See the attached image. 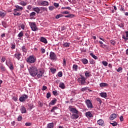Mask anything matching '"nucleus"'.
<instances>
[{
    "label": "nucleus",
    "mask_w": 128,
    "mask_h": 128,
    "mask_svg": "<svg viewBox=\"0 0 128 128\" xmlns=\"http://www.w3.org/2000/svg\"><path fill=\"white\" fill-rule=\"evenodd\" d=\"M90 56H91L93 58H94V60H98V58L97 56L94 54V53H90Z\"/></svg>",
    "instance_id": "nucleus-33"
},
{
    "label": "nucleus",
    "mask_w": 128,
    "mask_h": 128,
    "mask_svg": "<svg viewBox=\"0 0 128 128\" xmlns=\"http://www.w3.org/2000/svg\"><path fill=\"white\" fill-rule=\"evenodd\" d=\"M24 35L26 36V38H30V33L29 32H26V33H25Z\"/></svg>",
    "instance_id": "nucleus-35"
},
{
    "label": "nucleus",
    "mask_w": 128,
    "mask_h": 128,
    "mask_svg": "<svg viewBox=\"0 0 128 128\" xmlns=\"http://www.w3.org/2000/svg\"><path fill=\"white\" fill-rule=\"evenodd\" d=\"M38 104L40 108H42L44 106V104H42L40 101L38 102Z\"/></svg>",
    "instance_id": "nucleus-41"
},
{
    "label": "nucleus",
    "mask_w": 128,
    "mask_h": 128,
    "mask_svg": "<svg viewBox=\"0 0 128 128\" xmlns=\"http://www.w3.org/2000/svg\"><path fill=\"white\" fill-rule=\"evenodd\" d=\"M21 50L23 52H25V54H26L28 52V48H26V46H23L21 48Z\"/></svg>",
    "instance_id": "nucleus-13"
},
{
    "label": "nucleus",
    "mask_w": 128,
    "mask_h": 128,
    "mask_svg": "<svg viewBox=\"0 0 128 128\" xmlns=\"http://www.w3.org/2000/svg\"><path fill=\"white\" fill-rule=\"evenodd\" d=\"M56 102H58V100H56V98H54V100H52L50 103L49 104H50L51 106H54V104H56Z\"/></svg>",
    "instance_id": "nucleus-16"
},
{
    "label": "nucleus",
    "mask_w": 128,
    "mask_h": 128,
    "mask_svg": "<svg viewBox=\"0 0 128 128\" xmlns=\"http://www.w3.org/2000/svg\"><path fill=\"white\" fill-rule=\"evenodd\" d=\"M6 64L8 66L10 70H14V65L12 62H10V60H9L8 61L6 62Z\"/></svg>",
    "instance_id": "nucleus-7"
},
{
    "label": "nucleus",
    "mask_w": 128,
    "mask_h": 128,
    "mask_svg": "<svg viewBox=\"0 0 128 128\" xmlns=\"http://www.w3.org/2000/svg\"><path fill=\"white\" fill-rule=\"evenodd\" d=\"M70 43L66 42L64 44V48H68L70 46Z\"/></svg>",
    "instance_id": "nucleus-38"
},
{
    "label": "nucleus",
    "mask_w": 128,
    "mask_h": 128,
    "mask_svg": "<svg viewBox=\"0 0 128 128\" xmlns=\"http://www.w3.org/2000/svg\"><path fill=\"white\" fill-rule=\"evenodd\" d=\"M6 12L4 10H2L0 12V16L2 18L6 16Z\"/></svg>",
    "instance_id": "nucleus-21"
},
{
    "label": "nucleus",
    "mask_w": 128,
    "mask_h": 128,
    "mask_svg": "<svg viewBox=\"0 0 128 128\" xmlns=\"http://www.w3.org/2000/svg\"><path fill=\"white\" fill-rule=\"evenodd\" d=\"M18 10H14V16H20L22 15V13L18 12Z\"/></svg>",
    "instance_id": "nucleus-17"
},
{
    "label": "nucleus",
    "mask_w": 128,
    "mask_h": 128,
    "mask_svg": "<svg viewBox=\"0 0 128 128\" xmlns=\"http://www.w3.org/2000/svg\"><path fill=\"white\" fill-rule=\"evenodd\" d=\"M38 4H39V6H48L50 4L48 1H40L38 2Z\"/></svg>",
    "instance_id": "nucleus-8"
},
{
    "label": "nucleus",
    "mask_w": 128,
    "mask_h": 128,
    "mask_svg": "<svg viewBox=\"0 0 128 128\" xmlns=\"http://www.w3.org/2000/svg\"><path fill=\"white\" fill-rule=\"evenodd\" d=\"M24 36V32L21 31L18 35V40H21L22 38Z\"/></svg>",
    "instance_id": "nucleus-23"
},
{
    "label": "nucleus",
    "mask_w": 128,
    "mask_h": 128,
    "mask_svg": "<svg viewBox=\"0 0 128 128\" xmlns=\"http://www.w3.org/2000/svg\"><path fill=\"white\" fill-rule=\"evenodd\" d=\"M54 126L53 122L49 123L48 124H47L46 128H54Z\"/></svg>",
    "instance_id": "nucleus-25"
},
{
    "label": "nucleus",
    "mask_w": 128,
    "mask_h": 128,
    "mask_svg": "<svg viewBox=\"0 0 128 128\" xmlns=\"http://www.w3.org/2000/svg\"><path fill=\"white\" fill-rule=\"evenodd\" d=\"M52 94L54 96H58V92L56 90L52 91Z\"/></svg>",
    "instance_id": "nucleus-56"
},
{
    "label": "nucleus",
    "mask_w": 128,
    "mask_h": 128,
    "mask_svg": "<svg viewBox=\"0 0 128 128\" xmlns=\"http://www.w3.org/2000/svg\"><path fill=\"white\" fill-rule=\"evenodd\" d=\"M70 112H73L74 114H78V111L76 110V108H70Z\"/></svg>",
    "instance_id": "nucleus-12"
},
{
    "label": "nucleus",
    "mask_w": 128,
    "mask_h": 128,
    "mask_svg": "<svg viewBox=\"0 0 128 128\" xmlns=\"http://www.w3.org/2000/svg\"><path fill=\"white\" fill-rule=\"evenodd\" d=\"M100 88H104V86H108V84L102 82L100 84Z\"/></svg>",
    "instance_id": "nucleus-31"
},
{
    "label": "nucleus",
    "mask_w": 128,
    "mask_h": 128,
    "mask_svg": "<svg viewBox=\"0 0 128 128\" xmlns=\"http://www.w3.org/2000/svg\"><path fill=\"white\" fill-rule=\"evenodd\" d=\"M102 64L103 65H104V66H108V62H106V60H104L102 62Z\"/></svg>",
    "instance_id": "nucleus-39"
},
{
    "label": "nucleus",
    "mask_w": 128,
    "mask_h": 128,
    "mask_svg": "<svg viewBox=\"0 0 128 128\" xmlns=\"http://www.w3.org/2000/svg\"><path fill=\"white\" fill-rule=\"evenodd\" d=\"M50 60H58L56 55L54 52H50Z\"/></svg>",
    "instance_id": "nucleus-6"
},
{
    "label": "nucleus",
    "mask_w": 128,
    "mask_h": 128,
    "mask_svg": "<svg viewBox=\"0 0 128 128\" xmlns=\"http://www.w3.org/2000/svg\"><path fill=\"white\" fill-rule=\"evenodd\" d=\"M121 8H120V12H124V6H121Z\"/></svg>",
    "instance_id": "nucleus-52"
},
{
    "label": "nucleus",
    "mask_w": 128,
    "mask_h": 128,
    "mask_svg": "<svg viewBox=\"0 0 128 128\" xmlns=\"http://www.w3.org/2000/svg\"><path fill=\"white\" fill-rule=\"evenodd\" d=\"M16 9L15 10H24V8L22 6H19L18 5H16Z\"/></svg>",
    "instance_id": "nucleus-28"
},
{
    "label": "nucleus",
    "mask_w": 128,
    "mask_h": 128,
    "mask_svg": "<svg viewBox=\"0 0 128 128\" xmlns=\"http://www.w3.org/2000/svg\"><path fill=\"white\" fill-rule=\"evenodd\" d=\"M118 26H120V28H124V23H121L120 24H119Z\"/></svg>",
    "instance_id": "nucleus-61"
},
{
    "label": "nucleus",
    "mask_w": 128,
    "mask_h": 128,
    "mask_svg": "<svg viewBox=\"0 0 128 128\" xmlns=\"http://www.w3.org/2000/svg\"><path fill=\"white\" fill-rule=\"evenodd\" d=\"M0 68L2 72H6V67H4V66H1Z\"/></svg>",
    "instance_id": "nucleus-36"
},
{
    "label": "nucleus",
    "mask_w": 128,
    "mask_h": 128,
    "mask_svg": "<svg viewBox=\"0 0 128 128\" xmlns=\"http://www.w3.org/2000/svg\"><path fill=\"white\" fill-rule=\"evenodd\" d=\"M58 76L59 78H62V72H60L58 74Z\"/></svg>",
    "instance_id": "nucleus-45"
},
{
    "label": "nucleus",
    "mask_w": 128,
    "mask_h": 128,
    "mask_svg": "<svg viewBox=\"0 0 128 128\" xmlns=\"http://www.w3.org/2000/svg\"><path fill=\"white\" fill-rule=\"evenodd\" d=\"M51 96L50 92H48L46 94V98H48Z\"/></svg>",
    "instance_id": "nucleus-54"
},
{
    "label": "nucleus",
    "mask_w": 128,
    "mask_h": 128,
    "mask_svg": "<svg viewBox=\"0 0 128 128\" xmlns=\"http://www.w3.org/2000/svg\"><path fill=\"white\" fill-rule=\"evenodd\" d=\"M48 88V87L46 86H44L42 88V90H46Z\"/></svg>",
    "instance_id": "nucleus-57"
},
{
    "label": "nucleus",
    "mask_w": 128,
    "mask_h": 128,
    "mask_svg": "<svg viewBox=\"0 0 128 128\" xmlns=\"http://www.w3.org/2000/svg\"><path fill=\"white\" fill-rule=\"evenodd\" d=\"M98 124L99 126H104V121L102 119H100L98 120Z\"/></svg>",
    "instance_id": "nucleus-11"
},
{
    "label": "nucleus",
    "mask_w": 128,
    "mask_h": 128,
    "mask_svg": "<svg viewBox=\"0 0 128 128\" xmlns=\"http://www.w3.org/2000/svg\"><path fill=\"white\" fill-rule=\"evenodd\" d=\"M82 62L84 64H88V60L86 58L82 59Z\"/></svg>",
    "instance_id": "nucleus-26"
},
{
    "label": "nucleus",
    "mask_w": 128,
    "mask_h": 128,
    "mask_svg": "<svg viewBox=\"0 0 128 128\" xmlns=\"http://www.w3.org/2000/svg\"><path fill=\"white\" fill-rule=\"evenodd\" d=\"M12 100H14V102H16V100H18V97L14 96L12 98Z\"/></svg>",
    "instance_id": "nucleus-64"
},
{
    "label": "nucleus",
    "mask_w": 128,
    "mask_h": 128,
    "mask_svg": "<svg viewBox=\"0 0 128 128\" xmlns=\"http://www.w3.org/2000/svg\"><path fill=\"white\" fill-rule=\"evenodd\" d=\"M2 24L3 26L5 28H6V27L8 26L6 25V22H2Z\"/></svg>",
    "instance_id": "nucleus-51"
},
{
    "label": "nucleus",
    "mask_w": 128,
    "mask_h": 128,
    "mask_svg": "<svg viewBox=\"0 0 128 128\" xmlns=\"http://www.w3.org/2000/svg\"><path fill=\"white\" fill-rule=\"evenodd\" d=\"M62 10H72V8H70V7L69 6L62 7Z\"/></svg>",
    "instance_id": "nucleus-37"
},
{
    "label": "nucleus",
    "mask_w": 128,
    "mask_h": 128,
    "mask_svg": "<svg viewBox=\"0 0 128 128\" xmlns=\"http://www.w3.org/2000/svg\"><path fill=\"white\" fill-rule=\"evenodd\" d=\"M86 118H92V114L90 112H88L86 113Z\"/></svg>",
    "instance_id": "nucleus-24"
},
{
    "label": "nucleus",
    "mask_w": 128,
    "mask_h": 128,
    "mask_svg": "<svg viewBox=\"0 0 128 128\" xmlns=\"http://www.w3.org/2000/svg\"><path fill=\"white\" fill-rule=\"evenodd\" d=\"M80 78H78V82H79V84H80L82 85H84L86 84V78L84 77V76H80Z\"/></svg>",
    "instance_id": "nucleus-3"
},
{
    "label": "nucleus",
    "mask_w": 128,
    "mask_h": 128,
    "mask_svg": "<svg viewBox=\"0 0 128 128\" xmlns=\"http://www.w3.org/2000/svg\"><path fill=\"white\" fill-rule=\"evenodd\" d=\"M29 72L32 76H36L38 74V68L36 66H31L30 67Z\"/></svg>",
    "instance_id": "nucleus-1"
},
{
    "label": "nucleus",
    "mask_w": 128,
    "mask_h": 128,
    "mask_svg": "<svg viewBox=\"0 0 128 128\" xmlns=\"http://www.w3.org/2000/svg\"><path fill=\"white\" fill-rule=\"evenodd\" d=\"M69 18H74V14H69Z\"/></svg>",
    "instance_id": "nucleus-60"
},
{
    "label": "nucleus",
    "mask_w": 128,
    "mask_h": 128,
    "mask_svg": "<svg viewBox=\"0 0 128 128\" xmlns=\"http://www.w3.org/2000/svg\"><path fill=\"white\" fill-rule=\"evenodd\" d=\"M26 62L28 64H34L36 62V58L34 55H31L26 59Z\"/></svg>",
    "instance_id": "nucleus-2"
},
{
    "label": "nucleus",
    "mask_w": 128,
    "mask_h": 128,
    "mask_svg": "<svg viewBox=\"0 0 128 128\" xmlns=\"http://www.w3.org/2000/svg\"><path fill=\"white\" fill-rule=\"evenodd\" d=\"M85 76L86 78H90V72H88L87 71H86L85 72Z\"/></svg>",
    "instance_id": "nucleus-40"
},
{
    "label": "nucleus",
    "mask_w": 128,
    "mask_h": 128,
    "mask_svg": "<svg viewBox=\"0 0 128 128\" xmlns=\"http://www.w3.org/2000/svg\"><path fill=\"white\" fill-rule=\"evenodd\" d=\"M97 102H99V104H102V100H100V98H97L96 99Z\"/></svg>",
    "instance_id": "nucleus-58"
},
{
    "label": "nucleus",
    "mask_w": 128,
    "mask_h": 128,
    "mask_svg": "<svg viewBox=\"0 0 128 128\" xmlns=\"http://www.w3.org/2000/svg\"><path fill=\"white\" fill-rule=\"evenodd\" d=\"M20 110L22 114H26V109L24 106H21Z\"/></svg>",
    "instance_id": "nucleus-19"
},
{
    "label": "nucleus",
    "mask_w": 128,
    "mask_h": 128,
    "mask_svg": "<svg viewBox=\"0 0 128 128\" xmlns=\"http://www.w3.org/2000/svg\"><path fill=\"white\" fill-rule=\"evenodd\" d=\"M32 10H34V12H36L38 14L40 12V8L38 7H35L32 8Z\"/></svg>",
    "instance_id": "nucleus-20"
},
{
    "label": "nucleus",
    "mask_w": 128,
    "mask_h": 128,
    "mask_svg": "<svg viewBox=\"0 0 128 128\" xmlns=\"http://www.w3.org/2000/svg\"><path fill=\"white\" fill-rule=\"evenodd\" d=\"M90 62L91 64H96V62L92 59L90 60Z\"/></svg>",
    "instance_id": "nucleus-42"
},
{
    "label": "nucleus",
    "mask_w": 128,
    "mask_h": 128,
    "mask_svg": "<svg viewBox=\"0 0 128 128\" xmlns=\"http://www.w3.org/2000/svg\"><path fill=\"white\" fill-rule=\"evenodd\" d=\"M74 116L75 118L76 119L78 118V115L77 114H74Z\"/></svg>",
    "instance_id": "nucleus-62"
},
{
    "label": "nucleus",
    "mask_w": 128,
    "mask_h": 128,
    "mask_svg": "<svg viewBox=\"0 0 128 128\" xmlns=\"http://www.w3.org/2000/svg\"><path fill=\"white\" fill-rule=\"evenodd\" d=\"M54 6H56V8H58V6H60V4H58V3H54Z\"/></svg>",
    "instance_id": "nucleus-63"
},
{
    "label": "nucleus",
    "mask_w": 128,
    "mask_h": 128,
    "mask_svg": "<svg viewBox=\"0 0 128 128\" xmlns=\"http://www.w3.org/2000/svg\"><path fill=\"white\" fill-rule=\"evenodd\" d=\"M18 4L24 6H26V2L24 1H21L20 2L18 3Z\"/></svg>",
    "instance_id": "nucleus-34"
},
{
    "label": "nucleus",
    "mask_w": 128,
    "mask_h": 128,
    "mask_svg": "<svg viewBox=\"0 0 128 128\" xmlns=\"http://www.w3.org/2000/svg\"><path fill=\"white\" fill-rule=\"evenodd\" d=\"M14 57L18 60H20L22 58V54L20 52H17L14 55Z\"/></svg>",
    "instance_id": "nucleus-10"
},
{
    "label": "nucleus",
    "mask_w": 128,
    "mask_h": 128,
    "mask_svg": "<svg viewBox=\"0 0 128 128\" xmlns=\"http://www.w3.org/2000/svg\"><path fill=\"white\" fill-rule=\"evenodd\" d=\"M110 124H112V126H118V123L116 122H110Z\"/></svg>",
    "instance_id": "nucleus-43"
},
{
    "label": "nucleus",
    "mask_w": 128,
    "mask_h": 128,
    "mask_svg": "<svg viewBox=\"0 0 128 128\" xmlns=\"http://www.w3.org/2000/svg\"><path fill=\"white\" fill-rule=\"evenodd\" d=\"M50 70L51 72H52V74H54V72H56V69L51 68L50 69Z\"/></svg>",
    "instance_id": "nucleus-44"
},
{
    "label": "nucleus",
    "mask_w": 128,
    "mask_h": 128,
    "mask_svg": "<svg viewBox=\"0 0 128 128\" xmlns=\"http://www.w3.org/2000/svg\"><path fill=\"white\" fill-rule=\"evenodd\" d=\"M42 12H48V8L46 7H41L40 8V11Z\"/></svg>",
    "instance_id": "nucleus-30"
},
{
    "label": "nucleus",
    "mask_w": 128,
    "mask_h": 128,
    "mask_svg": "<svg viewBox=\"0 0 128 128\" xmlns=\"http://www.w3.org/2000/svg\"><path fill=\"white\" fill-rule=\"evenodd\" d=\"M59 88L62 90H64V88H66V85H64V82H60L59 84Z\"/></svg>",
    "instance_id": "nucleus-18"
},
{
    "label": "nucleus",
    "mask_w": 128,
    "mask_h": 128,
    "mask_svg": "<svg viewBox=\"0 0 128 128\" xmlns=\"http://www.w3.org/2000/svg\"><path fill=\"white\" fill-rule=\"evenodd\" d=\"M36 16L35 12H32L30 14V16Z\"/></svg>",
    "instance_id": "nucleus-55"
},
{
    "label": "nucleus",
    "mask_w": 128,
    "mask_h": 128,
    "mask_svg": "<svg viewBox=\"0 0 128 128\" xmlns=\"http://www.w3.org/2000/svg\"><path fill=\"white\" fill-rule=\"evenodd\" d=\"M122 38H124V40H126V41L128 40V37H126V36H123Z\"/></svg>",
    "instance_id": "nucleus-59"
},
{
    "label": "nucleus",
    "mask_w": 128,
    "mask_h": 128,
    "mask_svg": "<svg viewBox=\"0 0 128 128\" xmlns=\"http://www.w3.org/2000/svg\"><path fill=\"white\" fill-rule=\"evenodd\" d=\"M66 66V61L65 58L63 59V66Z\"/></svg>",
    "instance_id": "nucleus-48"
},
{
    "label": "nucleus",
    "mask_w": 128,
    "mask_h": 128,
    "mask_svg": "<svg viewBox=\"0 0 128 128\" xmlns=\"http://www.w3.org/2000/svg\"><path fill=\"white\" fill-rule=\"evenodd\" d=\"M85 104H86L87 108H90V110H92V108H94V106L92 105V102H90V100H85Z\"/></svg>",
    "instance_id": "nucleus-5"
},
{
    "label": "nucleus",
    "mask_w": 128,
    "mask_h": 128,
    "mask_svg": "<svg viewBox=\"0 0 128 128\" xmlns=\"http://www.w3.org/2000/svg\"><path fill=\"white\" fill-rule=\"evenodd\" d=\"M28 96L26 94H24L20 98L19 100L21 102H24L26 100H28Z\"/></svg>",
    "instance_id": "nucleus-9"
},
{
    "label": "nucleus",
    "mask_w": 128,
    "mask_h": 128,
    "mask_svg": "<svg viewBox=\"0 0 128 128\" xmlns=\"http://www.w3.org/2000/svg\"><path fill=\"white\" fill-rule=\"evenodd\" d=\"M42 74H44L42 72L40 71V72L38 74H37L38 78H42Z\"/></svg>",
    "instance_id": "nucleus-27"
},
{
    "label": "nucleus",
    "mask_w": 128,
    "mask_h": 128,
    "mask_svg": "<svg viewBox=\"0 0 128 128\" xmlns=\"http://www.w3.org/2000/svg\"><path fill=\"white\" fill-rule=\"evenodd\" d=\"M116 114H112L110 115V120H114V118H116Z\"/></svg>",
    "instance_id": "nucleus-14"
},
{
    "label": "nucleus",
    "mask_w": 128,
    "mask_h": 128,
    "mask_svg": "<svg viewBox=\"0 0 128 128\" xmlns=\"http://www.w3.org/2000/svg\"><path fill=\"white\" fill-rule=\"evenodd\" d=\"M40 42H44V44H48V40H46V38L44 37H41L40 38Z\"/></svg>",
    "instance_id": "nucleus-15"
},
{
    "label": "nucleus",
    "mask_w": 128,
    "mask_h": 128,
    "mask_svg": "<svg viewBox=\"0 0 128 128\" xmlns=\"http://www.w3.org/2000/svg\"><path fill=\"white\" fill-rule=\"evenodd\" d=\"M11 48L12 50H14V48H16V44H11Z\"/></svg>",
    "instance_id": "nucleus-50"
},
{
    "label": "nucleus",
    "mask_w": 128,
    "mask_h": 128,
    "mask_svg": "<svg viewBox=\"0 0 128 128\" xmlns=\"http://www.w3.org/2000/svg\"><path fill=\"white\" fill-rule=\"evenodd\" d=\"M110 42L111 44H112V46H116V41L114 40H110Z\"/></svg>",
    "instance_id": "nucleus-46"
},
{
    "label": "nucleus",
    "mask_w": 128,
    "mask_h": 128,
    "mask_svg": "<svg viewBox=\"0 0 128 128\" xmlns=\"http://www.w3.org/2000/svg\"><path fill=\"white\" fill-rule=\"evenodd\" d=\"M100 96L102 98H104L108 96L106 92H102L100 94Z\"/></svg>",
    "instance_id": "nucleus-29"
},
{
    "label": "nucleus",
    "mask_w": 128,
    "mask_h": 128,
    "mask_svg": "<svg viewBox=\"0 0 128 128\" xmlns=\"http://www.w3.org/2000/svg\"><path fill=\"white\" fill-rule=\"evenodd\" d=\"M62 16H64L62 14H60L56 16V18H62Z\"/></svg>",
    "instance_id": "nucleus-49"
},
{
    "label": "nucleus",
    "mask_w": 128,
    "mask_h": 128,
    "mask_svg": "<svg viewBox=\"0 0 128 128\" xmlns=\"http://www.w3.org/2000/svg\"><path fill=\"white\" fill-rule=\"evenodd\" d=\"M29 26H30V28H32L33 32H36L38 28L36 27V24L34 22H29Z\"/></svg>",
    "instance_id": "nucleus-4"
},
{
    "label": "nucleus",
    "mask_w": 128,
    "mask_h": 128,
    "mask_svg": "<svg viewBox=\"0 0 128 128\" xmlns=\"http://www.w3.org/2000/svg\"><path fill=\"white\" fill-rule=\"evenodd\" d=\"M22 120V116L20 115L18 118V122H20Z\"/></svg>",
    "instance_id": "nucleus-47"
},
{
    "label": "nucleus",
    "mask_w": 128,
    "mask_h": 128,
    "mask_svg": "<svg viewBox=\"0 0 128 128\" xmlns=\"http://www.w3.org/2000/svg\"><path fill=\"white\" fill-rule=\"evenodd\" d=\"M78 66L77 64H74L72 66V70L74 72H78Z\"/></svg>",
    "instance_id": "nucleus-22"
},
{
    "label": "nucleus",
    "mask_w": 128,
    "mask_h": 128,
    "mask_svg": "<svg viewBox=\"0 0 128 128\" xmlns=\"http://www.w3.org/2000/svg\"><path fill=\"white\" fill-rule=\"evenodd\" d=\"M58 106L53 107V108L51 110V112H54V114H56L55 110H58Z\"/></svg>",
    "instance_id": "nucleus-32"
},
{
    "label": "nucleus",
    "mask_w": 128,
    "mask_h": 128,
    "mask_svg": "<svg viewBox=\"0 0 128 128\" xmlns=\"http://www.w3.org/2000/svg\"><path fill=\"white\" fill-rule=\"evenodd\" d=\"M50 10H54V6H50L48 7Z\"/></svg>",
    "instance_id": "nucleus-53"
}]
</instances>
